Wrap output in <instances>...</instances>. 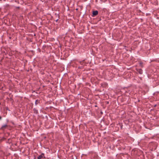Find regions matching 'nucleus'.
Masks as SVG:
<instances>
[{"mask_svg":"<svg viewBox=\"0 0 159 159\" xmlns=\"http://www.w3.org/2000/svg\"><path fill=\"white\" fill-rule=\"evenodd\" d=\"M137 71L140 74H143V70L142 69H136Z\"/></svg>","mask_w":159,"mask_h":159,"instance_id":"4","label":"nucleus"},{"mask_svg":"<svg viewBox=\"0 0 159 159\" xmlns=\"http://www.w3.org/2000/svg\"><path fill=\"white\" fill-rule=\"evenodd\" d=\"M33 111H34V113H36V114L38 113V110L36 109H35V108L34 109Z\"/></svg>","mask_w":159,"mask_h":159,"instance_id":"5","label":"nucleus"},{"mask_svg":"<svg viewBox=\"0 0 159 159\" xmlns=\"http://www.w3.org/2000/svg\"><path fill=\"white\" fill-rule=\"evenodd\" d=\"M44 155V153H42L41 155H40V156H39L37 158L38 159H41L43 157V156ZM44 158H45V157H44Z\"/></svg>","mask_w":159,"mask_h":159,"instance_id":"3","label":"nucleus"},{"mask_svg":"<svg viewBox=\"0 0 159 159\" xmlns=\"http://www.w3.org/2000/svg\"><path fill=\"white\" fill-rule=\"evenodd\" d=\"M8 127V125H7L6 124L4 125H3L2 126V127L1 128V129L2 130H4L6 128H7Z\"/></svg>","mask_w":159,"mask_h":159,"instance_id":"1","label":"nucleus"},{"mask_svg":"<svg viewBox=\"0 0 159 159\" xmlns=\"http://www.w3.org/2000/svg\"><path fill=\"white\" fill-rule=\"evenodd\" d=\"M98 14V11H93V16H97Z\"/></svg>","mask_w":159,"mask_h":159,"instance_id":"2","label":"nucleus"},{"mask_svg":"<svg viewBox=\"0 0 159 159\" xmlns=\"http://www.w3.org/2000/svg\"><path fill=\"white\" fill-rule=\"evenodd\" d=\"M139 64H140V66H141V67H143V65H142L143 63H142V62H140V63H139Z\"/></svg>","mask_w":159,"mask_h":159,"instance_id":"7","label":"nucleus"},{"mask_svg":"<svg viewBox=\"0 0 159 159\" xmlns=\"http://www.w3.org/2000/svg\"><path fill=\"white\" fill-rule=\"evenodd\" d=\"M57 21H58V19H57V20H56V21H57Z\"/></svg>","mask_w":159,"mask_h":159,"instance_id":"10","label":"nucleus"},{"mask_svg":"<svg viewBox=\"0 0 159 159\" xmlns=\"http://www.w3.org/2000/svg\"><path fill=\"white\" fill-rule=\"evenodd\" d=\"M39 102V101L38 100H35V104L36 105H37Z\"/></svg>","mask_w":159,"mask_h":159,"instance_id":"6","label":"nucleus"},{"mask_svg":"<svg viewBox=\"0 0 159 159\" xmlns=\"http://www.w3.org/2000/svg\"><path fill=\"white\" fill-rule=\"evenodd\" d=\"M157 106V105H154V107H155Z\"/></svg>","mask_w":159,"mask_h":159,"instance_id":"9","label":"nucleus"},{"mask_svg":"<svg viewBox=\"0 0 159 159\" xmlns=\"http://www.w3.org/2000/svg\"><path fill=\"white\" fill-rule=\"evenodd\" d=\"M2 117L0 115V120H2Z\"/></svg>","mask_w":159,"mask_h":159,"instance_id":"8","label":"nucleus"},{"mask_svg":"<svg viewBox=\"0 0 159 159\" xmlns=\"http://www.w3.org/2000/svg\"><path fill=\"white\" fill-rule=\"evenodd\" d=\"M101 113L102 114V112H101Z\"/></svg>","mask_w":159,"mask_h":159,"instance_id":"11","label":"nucleus"}]
</instances>
